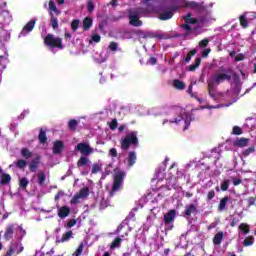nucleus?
<instances>
[{"mask_svg":"<svg viewBox=\"0 0 256 256\" xmlns=\"http://www.w3.org/2000/svg\"><path fill=\"white\" fill-rule=\"evenodd\" d=\"M157 0H143L142 8H132L129 10L130 25L133 27H141L143 22L139 19L147 17L149 13H157L158 19L167 21L173 17V7L167 4L157 5Z\"/></svg>","mask_w":256,"mask_h":256,"instance_id":"nucleus-1","label":"nucleus"},{"mask_svg":"<svg viewBox=\"0 0 256 256\" xmlns=\"http://www.w3.org/2000/svg\"><path fill=\"white\" fill-rule=\"evenodd\" d=\"M232 78L233 81L231 87L233 89V94L239 95V93H241V80L239 79V76L235 74L233 69L222 66L208 79V93L214 101H217L220 95L215 89V86L221 85L224 81H231Z\"/></svg>","mask_w":256,"mask_h":256,"instance_id":"nucleus-2","label":"nucleus"},{"mask_svg":"<svg viewBox=\"0 0 256 256\" xmlns=\"http://www.w3.org/2000/svg\"><path fill=\"white\" fill-rule=\"evenodd\" d=\"M156 115H162V127H169V129L187 131L191 126V121H193L191 113L183 108H171Z\"/></svg>","mask_w":256,"mask_h":256,"instance_id":"nucleus-3","label":"nucleus"},{"mask_svg":"<svg viewBox=\"0 0 256 256\" xmlns=\"http://www.w3.org/2000/svg\"><path fill=\"white\" fill-rule=\"evenodd\" d=\"M183 19L184 23L181 25L183 36L187 39H194L197 35H201V29L211 21V15L205 14L197 18L189 13L183 16Z\"/></svg>","mask_w":256,"mask_h":256,"instance_id":"nucleus-4","label":"nucleus"},{"mask_svg":"<svg viewBox=\"0 0 256 256\" xmlns=\"http://www.w3.org/2000/svg\"><path fill=\"white\" fill-rule=\"evenodd\" d=\"M27 235V230L23 228V225L17 223H9L3 232L4 241H13L17 239H23Z\"/></svg>","mask_w":256,"mask_h":256,"instance_id":"nucleus-5","label":"nucleus"},{"mask_svg":"<svg viewBox=\"0 0 256 256\" xmlns=\"http://www.w3.org/2000/svg\"><path fill=\"white\" fill-rule=\"evenodd\" d=\"M23 251H25L23 239L11 240L3 256H17L21 255Z\"/></svg>","mask_w":256,"mask_h":256,"instance_id":"nucleus-6","label":"nucleus"},{"mask_svg":"<svg viewBox=\"0 0 256 256\" xmlns=\"http://www.w3.org/2000/svg\"><path fill=\"white\" fill-rule=\"evenodd\" d=\"M44 43L49 47L52 53H55V48L63 49V40L59 37H55L53 34H48L44 38Z\"/></svg>","mask_w":256,"mask_h":256,"instance_id":"nucleus-7","label":"nucleus"},{"mask_svg":"<svg viewBox=\"0 0 256 256\" xmlns=\"http://www.w3.org/2000/svg\"><path fill=\"white\" fill-rule=\"evenodd\" d=\"M139 145V139H137V132L133 131L126 135V137L121 141V146L124 151H127L129 147H137Z\"/></svg>","mask_w":256,"mask_h":256,"instance_id":"nucleus-8","label":"nucleus"},{"mask_svg":"<svg viewBox=\"0 0 256 256\" xmlns=\"http://www.w3.org/2000/svg\"><path fill=\"white\" fill-rule=\"evenodd\" d=\"M125 177V172L116 169L114 171V185L112 187V192L115 193L119 191L121 185H123V178Z\"/></svg>","mask_w":256,"mask_h":256,"instance_id":"nucleus-9","label":"nucleus"},{"mask_svg":"<svg viewBox=\"0 0 256 256\" xmlns=\"http://www.w3.org/2000/svg\"><path fill=\"white\" fill-rule=\"evenodd\" d=\"M76 151H79V153H81V155L84 157H89V155H93L97 149L91 148L87 142H81L77 144Z\"/></svg>","mask_w":256,"mask_h":256,"instance_id":"nucleus-10","label":"nucleus"},{"mask_svg":"<svg viewBox=\"0 0 256 256\" xmlns=\"http://www.w3.org/2000/svg\"><path fill=\"white\" fill-rule=\"evenodd\" d=\"M87 197H89V188L84 187L73 196L70 203L71 205H77V203H81V201H83V199H87Z\"/></svg>","mask_w":256,"mask_h":256,"instance_id":"nucleus-11","label":"nucleus"},{"mask_svg":"<svg viewBox=\"0 0 256 256\" xmlns=\"http://www.w3.org/2000/svg\"><path fill=\"white\" fill-rule=\"evenodd\" d=\"M176 216L177 213L175 212V210H170L164 215V223L168 231H171V229H173V221H175Z\"/></svg>","mask_w":256,"mask_h":256,"instance_id":"nucleus-12","label":"nucleus"},{"mask_svg":"<svg viewBox=\"0 0 256 256\" xmlns=\"http://www.w3.org/2000/svg\"><path fill=\"white\" fill-rule=\"evenodd\" d=\"M173 167H175V164H173L170 168V177L167 179V189L170 191V189H177L179 185L177 184V177L173 175Z\"/></svg>","mask_w":256,"mask_h":256,"instance_id":"nucleus-13","label":"nucleus"},{"mask_svg":"<svg viewBox=\"0 0 256 256\" xmlns=\"http://www.w3.org/2000/svg\"><path fill=\"white\" fill-rule=\"evenodd\" d=\"M35 23H37V19L30 20L22 29L19 34V37H27L35 29Z\"/></svg>","mask_w":256,"mask_h":256,"instance_id":"nucleus-14","label":"nucleus"},{"mask_svg":"<svg viewBox=\"0 0 256 256\" xmlns=\"http://www.w3.org/2000/svg\"><path fill=\"white\" fill-rule=\"evenodd\" d=\"M253 19H256V13L255 12H248L245 13L240 17V25L246 29L249 21H253Z\"/></svg>","mask_w":256,"mask_h":256,"instance_id":"nucleus-15","label":"nucleus"},{"mask_svg":"<svg viewBox=\"0 0 256 256\" xmlns=\"http://www.w3.org/2000/svg\"><path fill=\"white\" fill-rule=\"evenodd\" d=\"M48 13L50 17H57L61 15V10L57 9V5L53 0H50L48 3Z\"/></svg>","mask_w":256,"mask_h":256,"instance_id":"nucleus-16","label":"nucleus"},{"mask_svg":"<svg viewBox=\"0 0 256 256\" xmlns=\"http://www.w3.org/2000/svg\"><path fill=\"white\" fill-rule=\"evenodd\" d=\"M191 215H197V206L195 204H189L185 207L184 217L189 219Z\"/></svg>","mask_w":256,"mask_h":256,"instance_id":"nucleus-17","label":"nucleus"},{"mask_svg":"<svg viewBox=\"0 0 256 256\" xmlns=\"http://www.w3.org/2000/svg\"><path fill=\"white\" fill-rule=\"evenodd\" d=\"M94 207H98L99 211H103V209H107V207H109V202L105 200L104 197L100 196L96 199Z\"/></svg>","mask_w":256,"mask_h":256,"instance_id":"nucleus-18","label":"nucleus"},{"mask_svg":"<svg viewBox=\"0 0 256 256\" xmlns=\"http://www.w3.org/2000/svg\"><path fill=\"white\" fill-rule=\"evenodd\" d=\"M69 239H73V232L72 231H68L65 234H63V236H56V243H67V241H69Z\"/></svg>","mask_w":256,"mask_h":256,"instance_id":"nucleus-19","label":"nucleus"},{"mask_svg":"<svg viewBox=\"0 0 256 256\" xmlns=\"http://www.w3.org/2000/svg\"><path fill=\"white\" fill-rule=\"evenodd\" d=\"M69 213H71V209L69 207H58V217H60V219H65V217H69Z\"/></svg>","mask_w":256,"mask_h":256,"instance_id":"nucleus-20","label":"nucleus"},{"mask_svg":"<svg viewBox=\"0 0 256 256\" xmlns=\"http://www.w3.org/2000/svg\"><path fill=\"white\" fill-rule=\"evenodd\" d=\"M63 147H65V144L63 143V141H60V140L55 141L53 145L54 155H59V153L63 151Z\"/></svg>","mask_w":256,"mask_h":256,"instance_id":"nucleus-21","label":"nucleus"},{"mask_svg":"<svg viewBox=\"0 0 256 256\" xmlns=\"http://www.w3.org/2000/svg\"><path fill=\"white\" fill-rule=\"evenodd\" d=\"M9 181H11V175L5 174V172H3V169L0 167V185H7Z\"/></svg>","mask_w":256,"mask_h":256,"instance_id":"nucleus-22","label":"nucleus"},{"mask_svg":"<svg viewBox=\"0 0 256 256\" xmlns=\"http://www.w3.org/2000/svg\"><path fill=\"white\" fill-rule=\"evenodd\" d=\"M153 179L163 181V179H165V167H159Z\"/></svg>","mask_w":256,"mask_h":256,"instance_id":"nucleus-23","label":"nucleus"},{"mask_svg":"<svg viewBox=\"0 0 256 256\" xmlns=\"http://www.w3.org/2000/svg\"><path fill=\"white\" fill-rule=\"evenodd\" d=\"M233 103H237V99L234 98L233 101H231L226 105H215V106L206 105V106H202L201 109H221V107H230V105H233Z\"/></svg>","mask_w":256,"mask_h":256,"instance_id":"nucleus-24","label":"nucleus"},{"mask_svg":"<svg viewBox=\"0 0 256 256\" xmlns=\"http://www.w3.org/2000/svg\"><path fill=\"white\" fill-rule=\"evenodd\" d=\"M173 87H174V89H177L178 91H183L185 89V87H187V85L185 84V82H183L179 79H175L173 81Z\"/></svg>","mask_w":256,"mask_h":256,"instance_id":"nucleus-25","label":"nucleus"},{"mask_svg":"<svg viewBox=\"0 0 256 256\" xmlns=\"http://www.w3.org/2000/svg\"><path fill=\"white\" fill-rule=\"evenodd\" d=\"M37 177H38V185L43 187V185H44V183L47 179V176L45 175V172L39 171L38 174H37Z\"/></svg>","mask_w":256,"mask_h":256,"instance_id":"nucleus-26","label":"nucleus"},{"mask_svg":"<svg viewBox=\"0 0 256 256\" xmlns=\"http://www.w3.org/2000/svg\"><path fill=\"white\" fill-rule=\"evenodd\" d=\"M223 232H218L215 234L214 239H213V243L214 245H221V241H223Z\"/></svg>","mask_w":256,"mask_h":256,"instance_id":"nucleus-27","label":"nucleus"},{"mask_svg":"<svg viewBox=\"0 0 256 256\" xmlns=\"http://www.w3.org/2000/svg\"><path fill=\"white\" fill-rule=\"evenodd\" d=\"M92 25H93V19H91V17H86L83 20V27L85 31H87L88 29H91Z\"/></svg>","mask_w":256,"mask_h":256,"instance_id":"nucleus-28","label":"nucleus"},{"mask_svg":"<svg viewBox=\"0 0 256 256\" xmlns=\"http://www.w3.org/2000/svg\"><path fill=\"white\" fill-rule=\"evenodd\" d=\"M135 161H137V154L135 151H132L128 154V163L130 166L135 165Z\"/></svg>","mask_w":256,"mask_h":256,"instance_id":"nucleus-29","label":"nucleus"},{"mask_svg":"<svg viewBox=\"0 0 256 256\" xmlns=\"http://www.w3.org/2000/svg\"><path fill=\"white\" fill-rule=\"evenodd\" d=\"M248 143H249V139H246V138H240L235 141V145L237 147H247Z\"/></svg>","mask_w":256,"mask_h":256,"instance_id":"nucleus-30","label":"nucleus"},{"mask_svg":"<svg viewBox=\"0 0 256 256\" xmlns=\"http://www.w3.org/2000/svg\"><path fill=\"white\" fill-rule=\"evenodd\" d=\"M227 203H229V198L228 197H224L223 199H221L220 204L218 206V210L219 211H225V209L227 207Z\"/></svg>","mask_w":256,"mask_h":256,"instance_id":"nucleus-31","label":"nucleus"},{"mask_svg":"<svg viewBox=\"0 0 256 256\" xmlns=\"http://www.w3.org/2000/svg\"><path fill=\"white\" fill-rule=\"evenodd\" d=\"M50 25L54 30L59 29V20L57 16H50Z\"/></svg>","mask_w":256,"mask_h":256,"instance_id":"nucleus-32","label":"nucleus"},{"mask_svg":"<svg viewBox=\"0 0 256 256\" xmlns=\"http://www.w3.org/2000/svg\"><path fill=\"white\" fill-rule=\"evenodd\" d=\"M88 163H90L89 158H87L85 156H81L77 162V165H78V167H85V165H87Z\"/></svg>","mask_w":256,"mask_h":256,"instance_id":"nucleus-33","label":"nucleus"},{"mask_svg":"<svg viewBox=\"0 0 256 256\" xmlns=\"http://www.w3.org/2000/svg\"><path fill=\"white\" fill-rule=\"evenodd\" d=\"M185 7H189L190 9H196V10H201V5L196 2H186Z\"/></svg>","mask_w":256,"mask_h":256,"instance_id":"nucleus-34","label":"nucleus"},{"mask_svg":"<svg viewBox=\"0 0 256 256\" xmlns=\"http://www.w3.org/2000/svg\"><path fill=\"white\" fill-rule=\"evenodd\" d=\"M93 59L96 63H105V56L103 54L95 53Z\"/></svg>","mask_w":256,"mask_h":256,"instance_id":"nucleus-35","label":"nucleus"},{"mask_svg":"<svg viewBox=\"0 0 256 256\" xmlns=\"http://www.w3.org/2000/svg\"><path fill=\"white\" fill-rule=\"evenodd\" d=\"M103 167V164L98 162V163H94L92 165V173L93 174H97L99 173V171H101V168Z\"/></svg>","mask_w":256,"mask_h":256,"instance_id":"nucleus-36","label":"nucleus"},{"mask_svg":"<svg viewBox=\"0 0 256 256\" xmlns=\"http://www.w3.org/2000/svg\"><path fill=\"white\" fill-rule=\"evenodd\" d=\"M239 229H240L242 235L249 234V226L246 223L240 224Z\"/></svg>","mask_w":256,"mask_h":256,"instance_id":"nucleus-37","label":"nucleus"},{"mask_svg":"<svg viewBox=\"0 0 256 256\" xmlns=\"http://www.w3.org/2000/svg\"><path fill=\"white\" fill-rule=\"evenodd\" d=\"M193 82L188 86L187 93L189 96L193 97L194 99H197V92H193Z\"/></svg>","mask_w":256,"mask_h":256,"instance_id":"nucleus-38","label":"nucleus"},{"mask_svg":"<svg viewBox=\"0 0 256 256\" xmlns=\"http://www.w3.org/2000/svg\"><path fill=\"white\" fill-rule=\"evenodd\" d=\"M21 155H22V157H24V159H30V157H31L33 154L31 153V151H29V149L23 148V149L21 150Z\"/></svg>","mask_w":256,"mask_h":256,"instance_id":"nucleus-39","label":"nucleus"},{"mask_svg":"<svg viewBox=\"0 0 256 256\" xmlns=\"http://www.w3.org/2000/svg\"><path fill=\"white\" fill-rule=\"evenodd\" d=\"M253 243H255V238H253V236H248L244 240V246L245 247H249L250 245H253Z\"/></svg>","mask_w":256,"mask_h":256,"instance_id":"nucleus-40","label":"nucleus"},{"mask_svg":"<svg viewBox=\"0 0 256 256\" xmlns=\"http://www.w3.org/2000/svg\"><path fill=\"white\" fill-rule=\"evenodd\" d=\"M38 139L40 143H47V134L45 133V131L43 130L40 131Z\"/></svg>","mask_w":256,"mask_h":256,"instance_id":"nucleus-41","label":"nucleus"},{"mask_svg":"<svg viewBox=\"0 0 256 256\" xmlns=\"http://www.w3.org/2000/svg\"><path fill=\"white\" fill-rule=\"evenodd\" d=\"M27 185H29V180L27 178H21L19 182L20 189H26Z\"/></svg>","mask_w":256,"mask_h":256,"instance_id":"nucleus-42","label":"nucleus"},{"mask_svg":"<svg viewBox=\"0 0 256 256\" xmlns=\"http://www.w3.org/2000/svg\"><path fill=\"white\" fill-rule=\"evenodd\" d=\"M16 167H18L19 169H25V167H27V161L20 159L16 162Z\"/></svg>","mask_w":256,"mask_h":256,"instance_id":"nucleus-43","label":"nucleus"},{"mask_svg":"<svg viewBox=\"0 0 256 256\" xmlns=\"http://www.w3.org/2000/svg\"><path fill=\"white\" fill-rule=\"evenodd\" d=\"M201 65V58H196L195 64L190 65V71H195Z\"/></svg>","mask_w":256,"mask_h":256,"instance_id":"nucleus-44","label":"nucleus"},{"mask_svg":"<svg viewBox=\"0 0 256 256\" xmlns=\"http://www.w3.org/2000/svg\"><path fill=\"white\" fill-rule=\"evenodd\" d=\"M37 165H39V161L34 160L30 163V171L32 173H35V171H37Z\"/></svg>","mask_w":256,"mask_h":256,"instance_id":"nucleus-45","label":"nucleus"},{"mask_svg":"<svg viewBox=\"0 0 256 256\" xmlns=\"http://www.w3.org/2000/svg\"><path fill=\"white\" fill-rule=\"evenodd\" d=\"M121 241H122L121 238H116V239L112 242L111 248H112V249H116V247H119V246L121 245Z\"/></svg>","mask_w":256,"mask_h":256,"instance_id":"nucleus-46","label":"nucleus"},{"mask_svg":"<svg viewBox=\"0 0 256 256\" xmlns=\"http://www.w3.org/2000/svg\"><path fill=\"white\" fill-rule=\"evenodd\" d=\"M233 135H241L243 133V129L239 126H234L232 130Z\"/></svg>","mask_w":256,"mask_h":256,"instance_id":"nucleus-47","label":"nucleus"},{"mask_svg":"<svg viewBox=\"0 0 256 256\" xmlns=\"http://www.w3.org/2000/svg\"><path fill=\"white\" fill-rule=\"evenodd\" d=\"M87 10L88 13H93V11H95V5L93 4V1H88Z\"/></svg>","mask_w":256,"mask_h":256,"instance_id":"nucleus-48","label":"nucleus"},{"mask_svg":"<svg viewBox=\"0 0 256 256\" xmlns=\"http://www.w3.org/2000/svg\"><path fill=\"white\" fill-rule=\"evenodd\" d=\"M220 187L222 191H227V189H229V180L222 182Z\"/></svg>","mask_w":256,"mask_h":256,"instance_id":"nucleus-49","label":"nucleus"},{"mask_svg":"<svg viewBox=\"0 0 256 256\" xmlns=\"http://www.w3.org/2000/svg\"><path fill=\"white\" fill-rule=\"evenodd\" d=\"M210 157H213L214 159H219V157H221V154H219V151H217V149H214L211 151Z\"/></svg>","mask_w":256,"mask_h":256,"instance_id":"nucleus-50","label":"nucleus"},{"mask_svg":"<svg viewBox=\"0 0 256 256\" xmlns=\"http://www.w3.org/2000/svg\"><path fill=\"white\" fill-rule=\"evenodd\" d=\"M251 153H255V148L250 147V148L246 149V150L243 152V155H244L245 157H247V156L251 155Z\"/></svg>","mask_w":256,"mask_h":256,"instance_id":"nucleus-51","label":"nucleus"},{"mask_svg":"<svg viewBox=\"0 0 256 256\" xmlns=\"http://www.w3.org/2000/svg\"><path fill=\"white\" fill-rule=\"evenodd\" d=\"M69 129H75L77 127V120H70L68 122Z\"/></svg>","mask_w":256,"mask_h":256,"instance_id":"nucleus-52","label":"nucleus"},{"mask_svg":"<svg viewBox=\"0 0 256 256\" xmlns=\"http://www.w3.org/2000/svg\"><path fill=\"white\" fill-rule=\"evenodd\" d=\"M207 45H209V40L208 39H204V40L199 42V47H201L202 49H205V47H207Z\"/></svg>","mask_w":256,"mask_h":256,"instance_id":"nucleus-53","label":"nucleus"},{"mask_svg":"<svg viewBox=\"0 0 256 256\" xmlns=\"http://www.w3.org/2000/svg\"><path fill=\"white\" fill-rule=\"evenodd\" d=\"M71 27L74 31H77V29H79V20H74L72 23H71Z\"/></svg>","mask_w":256,"mask_h":256,"instance_id":"nucleus-54","label":"nucleus"},{"mask_svg":"<svg viewBox=\"0 0 256 256\" xmlns=\"http://www.w3.org/2000/svg\"><path fill=\"white\" fill-rule=\"evenodd\" d=\"M94 41V43H99V41H101V36L94 34L90 40V43Z\"/></svg>","mask_w":256,"mask_h":256,"instance_id":"nucleus-55","label":"nucleus"},{"mask_svg":"<svg viewBox=\"0 0 256 256\" xmlns=\"http://www.w3.org/2000/svg\"><path fill=\"white\" fill-rule=\"evenodd\" d=\"M109 157H117V149L111 148L108 153Z\"/></svg>","mask_w":256,"mask_h":256,"instance_id":"nucleus-56","label":"nucleus"},{"mask_svg":"<svg viewBox=\"0 0 256 256\" xmlns=\"http://www.w3.org/2000/svg\"><path fill=\"white\" fill-rule=\"evenodd\" d=\"M157 64V58L155 57H150L149 60L147 61V65H156Z\"/></svg>","mask_w":256,"mask_h":256,"instance_id":"nucleus-57","label":"nucleus"},{"mask_svg":"<svg viewBox=\"0 0 256 256\" xmlns=\"http://www.w3.org/2000/svg\"><path fill=\"white\" fill-rule=\"evenodd\" d=\"M75 225H77V220H75V219H72V220L68 221V223H67V227L69 229H71V227H75Z\"/></svg>","mask_w":256,"mask_h":256,"instance_id":"nucleus-58","label":"nucleus"},{"mask_svg":"<svg viewBox=\"0 0 256 256\" xmlns=\"http://www.w3.org/2000/svg\"><path fill=\"white\" fill-rule=\"evenodd\" d=\"M81 253H83V243H81V244L78 246L75 255H76V256H80Z\"/></svg>","mask_w":256,"mask_h":256,"instance_id":"nucleus-59","label":"nucleus"},{"mask_svg":"<svg viewBox=\"0 0 256 256\" xmlns=\"http://www.w3.org/2000/svg\"><path fill=\"white\" fill-rule=\"evenodd\" d=\"M117 121L116 120H112L110 123H109V127L110 129H112V131H114V129L117 127Z\"/></svg>","mask_w":256,"mask_h":256,"instance_id":"nucleus-60","label":"nucleus"},{"mask_svg":"<svg viewBox=\"0 0 256 256\" xmlns=\"http://www.w3.org/2000/svg\"><path fill=\"white\" fill-rule=\"evenodd\" d=\"M239 223V217H234L230 223L231 227H235Z\"/></svg>","mask_w":256,"mask_h":256,"instance_id":"nucleus-61","label":"nucleus"},{"mask_svg":"<svg viewBox=\"0 0 256 256\" xmlns=\"http://www.w3.org/2000/svg\"><path fill=\"white\" fill-rule=\"evenodd\" d=\"M117 47H118V45H117V43H115V42H112V43H110V45H109V49H110L111 51H117Z\"/></svg>","mask_w":256,"mask_h":256,"instance_id":"nucleus-62","label":"nucleus"},{"mask_svg":"<svg viewBox=\"0 0 256 256\" xmlns=\"http://www.w3.org/2000/svg\"><path fill=\"white\" fill-rule=\"evenodd\" d=\"M247 201H248V206L251 207V205H255L256 198L250 197V198H248Z\"/></svg>","mask_w":256,"mask_h":256,"instance_id":"nucleus-63","label":"nucleus"},{"mask_svg":"<svg viewBox=\"0 0 256 256\" xmlns=\"http://www.w3.org/2000/svg\"><path fill=\"white\" fill-rule=\"evenodd\" d=\"M197 163V161L192 160L189 163L186 164V169H191V167H193V165H195Z\"/></svg>","mask_w":256,"mask_h":256,"instance_id":"nucleus-64","label":"nucleus"}]
</instances>
